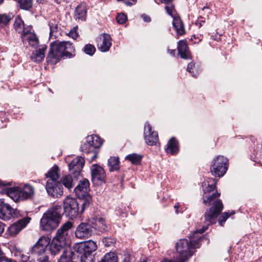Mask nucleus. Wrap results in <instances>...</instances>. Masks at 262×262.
<instances>
[{
  "mask_svg": "<svg viewBox=\"0 0 262 262\" xmlns=\"http://www.w3.org/2000/svg\"><path fill=\"white\" fill-rule=\"evenodd\" d=\"M219 196L217 193L204 200V203L209 205L212 204V207L207 210L204 214V224L202 228L193 232L189 239L182 238L176 244V249L179 253L178 257L174 259L164 258L161 262H184L191 256L194 252L193 250L199 248L202 239L200 235L204 233L209 225L215 224L216 218L223 210V205L219 200H214V197Z\"/></svg>",
  "mask_w": 262,
  "mask_h": 262,
  "instance_id": "1",
  "label": "nucleus"
},
{
  "mask_svg": "<svg viewBox=\"0 0 262 262\" xmlns=\"http://www.w3.org/2000/svg\"><path fill=\"white\" fill-rule=\"evenodd\" d=\"M63 212L61 206L55 205L48 209L40 219V226L42 230L51 231L59 225L63 213L71 219L80 214L79 203L76 198L67 196L63 202Z\"/></svg>",
  "mask_w": 262,
  "mask_h": 262,
  "instance_id": "2",
  "label": "nucleus"
},
{
  "mask_svg": "<svg viewBox=\"0 0 262 262\" xmlns=\"http://www.w3.org/2000/svg\"><path fill=\"white\" fill-rule=\"evenodd\" d=\"M66 245L53 239L51 243L50 238L42 236L32 247L30 252L38 262H51L47 252L48 247H49V250L51 255L55 256L61 254L60 256L61 257L66 253V251L70 250L71 249L66 247Z\"/></svg>",
  "mask_w": 262,
  "mask_h": 262,
  "instance_id": "3",
  "label": "nucleus"
},
{
  "mask_svg": "<svg viewBox=\"0 0 262 262\" xmlns=\"http://www.w3.org/2000/svg\"><path fill=\"white\" fill-rule=\"evenodd\" d=\"M74 51L72 43L69 41H54L50 43L47 62L50 64H55L61 58L72 57Z\"/></svg>",
  "mask_w": 262,
  "mask_h": 262,
  "instance_id": "4",
  "label": "nucleus"
},
{
  "mask_svg": "<svg viewBox=\"0 0 262 262\" xmlns=\"http://www.w3.org/2000/svg\"><path fill=\"white\" fill-rule=\"evenodd\" d=\"M228 168V160L223 156L216 157L210 165V170L213 176L216 177H223Z\"/></svg>",
  "mask_w": 262,
  "mask_h": 262,
  "instance_id": "5",
  "label": "nucleus"
},
{
  "mask_svg": "<svg viewBox=\"0 0 262 262\" xmlns=\"http://www.w3.org/2000/svg\"><path fill=\"white\" fill-rule=\"evenodd\" d=\"M97 232V227L93 225V221L89 220L82 222L77 227L75 234L77 238H89Z\"/></svg>",
  "mask_w": 262,
  "mask_h": 262,
  "instance_id": "6",
  "label": "nucleus"
},
{
  "mask_svg": "<svg viewBox=\"0 0 262 262\" xmlns=\"http://www.w3.org/2000/svg\"><path fill=\"white\" fill-rule=\"evenodd\" d=\"M216 180L212 178H207V179L203 181V182L202 183V188L204 193L205 194V195L203 196V202H204L205 199L207 200L208 198L211 197L216 193H217L219 194V196L214 197V199H213V200H219L221 201V202H222L221 200L219 199L221 194L220 193L217 191H216L214 193H213L211 195L207 196V195H206V193L212 191L214 189L216 188ZM204 203L206 205L205 203ZM222 204H223V203H222ZM222 205H223V204ZM206 205L211 206V207L209 208L210 209L212 207V204H210L209 205L208 204H207Z\"/></svg>",
  "mask_w": 262,
  "mask_h": 262,
  "instance_id": "7",
  "label": "nucleus"
},
{
  "mask_svg": "<svg viewBox=\"0 0 262 262\" xmlns=\"http://www.w3.org/2000/svg\"><path fill=\"white\" fill-rule=\"evenodd\" d=\"M46 189L48 194L54 198H58L63 193V188L59 181H53L52 180H48Z\"/></svg>",
  "mask_w": 262,
  "mask_h": 262,
  "instance_id": "8",
  "label": "nucleus"
},
{
  "mask_svg": "<svg viewBox=\"0 0 262 262\" xmlns=\"http://www.w3.org/2000/svg\"><path fill=\"white\" fill-rule=\"evenodd\" d=\"M18 214L19 212L17 209L12 208L2 199H0V219L9 220L11 218L17 217Z\"/></svg>",
  "mask_w": 262,
  "mask_h": 262,
  "instance_id": "9",
  "label": "nucleus"
},
{
  "mask_svg": "<svg viewBox=\"0 0 262 262\" xmlns=\"http://www.w3.org/2000/svg\"><path fill=\"white\" fill-rule=\"evenodd\" d=\"M74 250L78 253L92 254L97 249L96 242L89 240L83 243L77 244L73 246Z\"/></svg>",
  "mask_w": 262,
  "mask_h": 262,
  "instance_id": "10",
  "label": "nucleus"
},
{
  "mask_svg": "<svg viewBox=\"0 0 262 262\" xmlns=\"http://www.w3.org/2000/svg\"><path fill=\"white\" fill-rule=\"evenodd\" d=\"M31 217L27 216L19 220L10 226L7 233L11 236H14L28 225L31 220Z\"/></svg>",
  "mask_w": 262,
  "mask_h": 262,
  "instance_id": "11",
  "label": "nucleus"
},
{
  "mask_svg": "<svg viewBox=\"0 0 262 262\" xmlns=\"http://www.w3.org/2000/svg\"><path fill=\"white\" fill-rule=\"evenodd\" d=\"M73 227V223L69 221L66 222L58 229L56 236L53 239L67 245V238L69 231Z\"/></svg>",
  "mask_w": 262,
  "mask_h": 262,
  "instance_id": "12",
  "label": "nucleus"
},
{
  "mask_svg": "<svg viewBox=\"0 0 262 262\" xmlns=\"http://www.w3.org/2000/svg\"><path fill=\"white\" fill-rule=\"evenodd\" d=\"M92 180L94 184L99 185L105 182L104 170L100 166L94 165L92 168Z\"/></svg>",
  "mask_w": 262,
  "mask_h": 262,
  "instance_id": "13",
  "label": "nucleus"
},
{
  "mask_svg": "<svg viewBox=\"0 0 262 262\" xmlns=\"http://www.w3.org/2000/svg\"><path fill=\"white\" fill-rule=\"evenodd\" d=\"M144 135L146 143L150 146L156 145L158 141V133L152 131V127L148 122L145 125Z\"/></svg>",
  "mask_w": 262,
  "mask_h": 262,
  "instance_id": "14",
  "label": "nucleus"
},
{
  "mask_svg": "<svg viewBox=\"0 0 262 262\" xmlns=\"http://www.w3.org/2000/svg\"><path fill=\"white\" fill-rule=\"evenodd\" d=\"M84 160L81 157H77L69 164L70 171L73 174H79L84 165Z\"/></svg>",
  "mask_w": 262,
  "mask_h": 262,
  "instance_id": "15",
  "label": "nucleus"
},
{
  "mask_svg": "<svg viewBox=\"0 0 262 262\" xmlns=\"http://www.w3.org/2000/svg\"><path fill=\"white\" fill-rule=\"evenodd\" d=\"M88 10V9L85 4H80L76 7L74 11V19L78 21L86 20Z\"/></svg>",
  "mask_w": 262,
  "mask_h": 262,
  "instance_id": "16",
  "label": "nucleus"
},
{
  "mask_svg": "<svg viewBox=\"0 0 262 262\" xmlns=\"http://www.w3.org/2000/svg\"><path fill=\"white\" fill-rule=\"evenodd\" d=\"M79 261H80L79 254L74 250L73 247L70 250L66 251V253L58 260V262H79Z\"/></svg>",
  "mask_w": 262,
  "mask_h": 262,
  "instance_id": "17",
  "label": "nucleus"
},
{
  "mask_svg": "<svg viewBox=\"0 0 262 262\" xmlns=\"http://www.w3.org/2000/svg\"><path fill=\"white\" fill-rule=\"evenodd\" d=\"M22 41L24 43L28 42L33 47H37L39 44V40L35 33L24 31L21 34Z\"/></svg>",
  "mask_w": 262,
  "mask_h": 262,
  "instance_id": "18",
  "label": "nucleus"
},
{
  "mask_svg": "<svg viewBox=\"0 0 262 262\" xmlns=\"http://www.w3.org/2000/svg\"><path fill=\"white\" fill-rule=\"evenodd\" d=\"M111 38L110 35L103 34L98 38L97 46L101 52H106L109 50L112 46Z\"/></svg>",
  "mask_w": 262,
  "mask_h": 262,
  "instance_id": "19",
  "label": "nucleus"
},
{
  "mask_svg": "<svg viewBox=\"0 0 262 262\" xmlns=\"http://www.w3.org/2000/svg\"><path fill=\"white\" fill-rule=\"evenodd\" d=\"M172 26L176 32L177 38L186 34L184 24L179 16L173 19Z\"/></svg>",
  "mask_w": 262,
  "mask_h": 262,
  "instance_id": "20",
  "label": "nucleus"
},
{
  "mask_svg": "<svg viewBox=\"0 0 262 262\" xmlns=\"http://www.w3.org/2000/svg\"><path fill=\"white\" fill-rule=\"evenodd\" d=\"M178 53L181 58L188 59L191 58L190 52L186 40L183 39L178 42Z\"/></svg>",
  "mask_w": 262,
  "mask_h": 262,
  "instance_id": "21",
  "label": "nucleus"
},
{
  "mask_svg": "<svg viewBox=\"0 0 262 262\" xmlns=\"http://www.w3.org/2000/svg\"><path fill=\"white\" fill-rule=\"evenodd\" d=\"M89 189V182L88 180L84 179L75 187L74 192L77 197L85 196L88 194Z\"/></svg>",
  "mask_w": 262,
  "mask_h": 262,
  "instance_id": "22",
  "label": "nucleus"
},
{
  "mask_svg": "<svg viewBox=\"0 0 262 262\" xmlns=\"http://www.w3.org/2000/svg\"><path fill=\"white\" fill-rule=\"evenodd\" d=\"M34 194V187L29 184H26L20 191L19 196L21 200H27L32 198Z\"/></svg>",
  "mask_w": 262,
  "mask_h": 262,
  "instance_id": "23",
  "label": "nucleus"
},
{
  "mask_svg": "<svg viewBox=\"0 0 262 262\" xmlns=\"http://www.w3.org/2000/svg\"><path fill=\"white\" fill-rule=\"evenodd\" d=\"M178 142L174 137L171 138L168 142L167 147L165 148L166 153L170 155H176L179 152Z\"/></svg>",
  "mask_w": 262,
  "mask_h": 262,
  "instance_id": "24",
  "label": "nucleus"
},
{
  "mask_svg": "<svg viewBox=\"0 0 262 262\" xmlns=\"http://www.w3.org/2000/svg\"><path fill=\"white\" fill-rule=\"evenodd\" d=\"M47 46H42L41 48L33 51L31 55V59L36 62H39L42 60L45 57V51Z\"/></svg>",
  "mask_w": 262,
  "mask_h": 262,
  "instance_id": "25",
  "label": "nucleus"
},
{
  "mask_svg": "<svg viewBox=\"0 0 262 262\" xmlns=\"http://www.w3.org/2000/svg\"><path fill=\"white\" fill-rule=\"evenodd\" d=\"M93 225L97 227V231L103 232L108 230V226L105 221L101 217L98 218L95 220H92Z\"/></svg>",
  "mask_w": 262,
  "mask_h": 262,
  "instance_id": "26",
  "label": "nucleus"
},
{
  "mask_svg": "<svg viewBox=\"0 0 262 262\" xmlns=\"http://www.w3.org/2000/svg\"><path fill=\"white\" fill-rule=\"evenodd\" d=\"M86 141L90 143L94 150L99 148L102 144V141L101 138L97 135H92L87 137Z\"/></svg>",
  "mask_w": 262,
  "mask_h": 262,
  "instance_id": "27",
  "label": "nucleus"
},
{
  "mask_svg": "<svg viewBox=\"0 0 262 262\" xmlns=\"http://www.w3.org/2000/svg\"><path fill=\"white\" fill-rule=\"evenodd\" d=\"M59 182H60L62 186L63 185L68 189H70L73 188L75 184L74 180L70 174L66 175L62 177Z\"/></svg>",
  "mask_w": 262,
  "mask_h": 262,
  "instance_id": "28",
  "label": "nucleus"
},
{
  "mask_svg": "<svg viewBox=\"0 0 262 262\" xmlns=\"http://www.w3.org/2000/svg\"><path fill=\"white\" fill-rule=\"evenodd\" d=\"M119 158L117 157H111L108 160V166L110 171H116L119 169Z\"/></svg>",
  "mask_w": 262,
  "mask_h": 262,
  "instance_id": "29",
  "label": "nucleus"
},
{
  "mask_svg": "<svg viewBox=\"0 0 262 262\" xmlns=\"http://www.w3.org/2000/svg\"><path fill=\"white\" fill-rule=\"evenodd\" d=\"M58 171L59 169L58 166L55 165L46 174V176L49 178V180L57 181H58L59 179Z\"/></svg>",
  "mask_w": 262,
  "mask_h": 262,
  "instance_id": "30",
  "label": "nucleus"
},
{
  "mask_svg": "<svg viewBox=\"0 0 262 262\" xmlns=\"http://www.w3.org/2000/svg\"><path fill=\"white\" fill-rule=\"evenodd\" d=\"M98 262H118V257L117 253L110 252L105 254L101 260Z\"/></svg>",
  "mask_w": 262,
  "mask_h": 262,
  "instance_id": "31",
  "label": "nucleus"
},
{
  "mask_svg": "<svg viewBox=\"0 0 262 262\" xmlns=\"http://www.w3.org/2000/svg\"><path fill=\"white\" fill-rule=\"evenodd\" d=\"M82 199V203L81 210H80V214H81L84 212L85 208H88L92 202V197L89 194H86L85 196L79 197Z\"/></svg>",
  "mask_w": 262,
  "mask_h": 262,
  "instance_id": "32",
  "label": "nucleus"
},
{
  "mask_svg": "<svg viewBox=\"0 0 262 262\" xmlns=\"http://www.w3.org/2000/svg\"><path fill=\"white\" fill-rule=\"evenodd\" d=\"M21 9L29 11L33 7V0H17Z\"/></svg>",
  "mask_w": 262,
  "mask_h": 262,
  "instance_id": "33",
  "label": "nucleus"
},
{
  "mask_svg": "<svg viewBox=\"0 0 262 262\" xmlns=\"http://www.w3.org/2000/svg\"><path fill=\"white\" fill-rule=\"evenodd\" d=\"M142 157L137 154L127 155L125 159L129 161L134 165H139L141 163Z\"/></svg>",
  "mask_w": 262,
  "mask_h": 262,
  "instance_id": "34",
  "label": "nucleus"
},
{
  "mask_svg": "<svg viewBox=\"0 0 262 262\" xmlns=\"http://www.w3.org/2000/svg\"><path fill=\"white\" fill-rule=\"evenodd\" d=\"M165 9L167 13L170 15L173 19L179 16L177 14V12L174 9L173 5L171 3L166 4L165 7Z\"/></svg>",
  "mask_w": 262,
  "mask_h": 262,
  "instance_id": "35",
  "label": "nucleus"
},
{
  "mask_svg": "<svg viewBox=\"0 0 262 262\" xmlns=\"http://www.w3.org/2000/svg\"><path fill=\"white\" fill-rule=\"evenodd\" d=\"M81 262H94V256L93 254L78 253Z\"/></svg>",
  "mask_w": 262,
  "mask_h": 262,
  "instance_id": "36",
  "label": "nucleus"
},
{
  "mask_svg": "<svg viewBox=\"0 0 262 262\" xmlns=\"http://www.w3.org/2000/svg\"><path fill=\"white\" fill-rule=\"evenodd\" d=\"M234 211H232L230 213L229 212H225L222 214L219 220V223L220 225L223 226L227 219H228L231 215L234 214Z\"/></svg>",
  "mask_w": 262,
  "mask_h": 262,
  "instance_id": "37",
  "label": "nucleus"
},
{
  "mask_svg": "<svg viewBox=\"0 0 262 262\" xmlns=\"http://www.w3.org/2000/svg\"><path fill=\"white\" fill-rule=\"evenodd\" d=\"M80 149L82 152L86 154L93 152L95 150L90 143H88L87 141L81 145Z\"/></svg>",
  "mask_w": 262,
  "mask_h": 262,
  "instance_id": "38",
  "label": "nucleus"
},
{
  "mask_svg": "<svg viewBox=\"0 0 262 262\" xmlns=\"http://www.w3.org/2000/svg\"><path fill=\"white\" fill-rule=\"evenodd\" d=\"M83 51L85 54L92 56L95 53L96 48L91 44H87L84 47Z\"/></svg>",
  "mask_w": 262,
  "mask_h": 262,
  "instance_id": "39",
  "label": "nucleus"
},
{
  "mask_svg": "<svg viewBox=\"0 0 262 262\" xmlns=\"http://www.w3.org/2000/svg\"><path fill=\"white\" fill-rule=\"evenodd\" d=\"M12 17L11 15H0V25H7L11 20Z\"/></svg>",
  "mask_w": 262,
  "mask_h": 262,
  "instance_id": "40",
  "label": "nucleus"
},
{
  "mask_svg": "<svg viewBox=\"0 0 262 262\" xmlns=\"http://www.w3.org/2000/svg\"><path fill=\"white\" fill-rule=\"evenodd\" d=\"M102 242L105 247H111L114 245L116 240L114 238L106 237L103 238Z\"/></svg>",
  "mask_w": 262,
  "mask_h": 262,
  "instance_id": "41",
  "label": "nucleus"
},
{
  "mask_svg": "<svg viewBox=\"0 0 262 262\" xmlns=\"http://www.w3.org/2000/svg\"><path fill=\"white\" fill-rule=\"evenodd\" d=\"M24 21L21 19V18L19 16H17V17L15 18V20L14 23V27L15 30L16 31H18V29H21V27L24 26Z\"/></svg>",
  "mask_w": 262,
  "mask_h": 262,
  "instance_id": "42",
  "label": "nucleus"
},
{
  "mask_svg": "<svg viewBox=\"0 0 262 262\" xmlns=\"http://www.w3.org/2000/svg\"><path fill=\"white\" fill-rule=\"evenodd\" d=\"M117 21L119 24H123L127 20V16L123 13L119 14L116 17Z\"/></svg>",
  "mask_w": 262,
  "mask_h": 262,
  "instance_id": "43",
  "label": "nucleus"
},
{
  "mask_svg": "<svg viewBox=\"0 0 262 262\" xmlns=\"http://www.w3.org/2000/svg\"><path fill=\"white\" fill-rule=\"evenodd\" d=\"M116 214L118 216L126 217L127 215L126 210L125 207L120 208L118 207V209L116 210Z\"/></svg>",
  "mask_w": 262,
  "mask_h": 262,
  "instance_id": "44",
  "label": "nucleus"
},
{
  "mask_svg": "<svg viewBox=\"0 0 262 262\" xmlns=\"http://www.w3.org/2000/svg\"><path fill=\"white\" fill-rule=\"evenodd\" d=\"M77 29L78 27L76 26L72 29L69 32V36L74 39H76L78 36V34L77 31Z\"/></svg>",
  "mask_w": 262,
  "mask_h": 262,
  "instance_id": "45",
  "label": "nucleus"
},
{
  "mask_svg": "<svg viewBox=\"0 0 262 262\" xmlns=\"http://www.w3.org/2000/svg\"><path fill=\"white\" fill-rule=\"evenodd\" d=\"M194 63L193 62H190L188 64L187 67V71L189 72L190 73H192V76L194 77H196V76L194 74L193 72L191 71V70L193 69V68L194 67Z\"/></svg>",
  "mask_w": 262,
  "mask_h": 262,
  "instance_id": "46",
  "label": "nucleus"
},
{
  "mask_svg": "<svg viewBox=\"0 0 262 262\" xmlns=\"http://www.w3.org/2000/svg\"><path fill=\"white\" fill-rule=\"evenodd\" d=\"M49 25L50 26V35L51 36L53 35L54 32H56L57 30V25L51 24V23H49Z\"/></svg>",
  "mask_w": 262,
  "mask_h": 262,
  "instance_id": "47",
  "label": "nucleus"
},
{
  "mask_svg": "<svg viewBox=\"0 0 262 262\" xmlns=\"http://www.w3.org/2000/svg\"><path fill=\"white\" fill-rule=\"evenodd\" d=\"M193 39H195V40L194 41V43H199L203 39V36L201 35H194L192 36L191 39L192 40Z\"/></svg>",
  "mask_w": 262,
  "mask_h": 262,
  "instance_id": "48",
  "label": "nucleus"
},
{
  "mask_svg": "<svg viewBox=\"0 0 262 262\" xmlns=\"http://www.w3.org/2000/svg\"><path fill=\"white\" fill-rule=\"evenodd\" d=\"M122 1L125 5L128 6H133L137 3V0H124Z\"/></svg>",
  "mask_w": 262,
  "mask_h": 262,
  "instance_id": "49",
  "label": "nucleus"
},
{
  "mask_svg": "<svg viewBox=\"0 0 262 262\" xmlns=\"http://www.w3.org/2000/svg\"><path fill=\"white\" fill-rule=\"evenodd\" d=\"M155 3L157 4H160L161 3H164L166 4L167 3H171L173 0H154Z\"/></svg>",
  "mask_w": 262,
  "mask_h": 262,
  "instance_id": "50",
  "label": "nucleus"
},
{
  "mask_svg": "<svg viewBox=\"0 0 262 262\" xmlns=\"http://www.w3.org/2000/svg\"><path fill=\"white\" fill-rule=\"evenodd\" d=\"M0 262H15V261H13L11 259H9L8 258L6 257L5 256L3 255L0 258Z\"/></svg>",
  "mask_w": 262,
  "mask_h": 262,
  "instance_id": "51",
  "label": "nucleus"
},
{
  "mask_svg": "<svg viewBox=\"0 0 262 262\" xmlns=\"http://www.w3.org/2000/svg\"><path fill=\"white\" fill-rule=\"evenodd\" d=\"M11 182H6L5 181H3L0 180V187L6 186H11Z\"/></svg>",
  "mask_w": 262,
  "mask_h": 262,
  "instance_id": "52",
  "label": "nucleus"
},
{
  "mask_svg": "<svg viewBox=\"0 0 262 262\" xmlns=\"http://www.w3.org/2000/svg\"><path fill=\"white\" fill-rule=\"evenodd\" d=\"M142 17L145 22H149L151 20L150 17L146 14H143Z\"/></svg>",
  "mask_w": 262,
  "mask_h": 262,
  "instance_id": "53",
  "label": "nucleus"
},
{
  "mask_svg": "<svg viewBox=\"0 0 262 262\" xmlns=\"http://www.w3.org/2000/svg\"><path fill=\"white\" fill-rule=\"evenodd\" d=\"M5 225L0 221V235L3 233L4 231Z\"/></svg>",
  "mask_w": 262,
  "mask_h": 262,
  "instance_id": "54",
  "label": "nucleus"
},
{
  "mask_svg": "<svg viewBox=\"0 0 262 262\" xmlns=\"http://www.w3.org/2000/svg\"><path fill=\"white\" fill-rule=\"evenodd\" d=\"M13 189L12 188H9L6 189V193L9 195L13 193Z\"/></svg>",
  "mask_w": 262,
  "mask_h": 262,
  "instance_id": "55",
  "label": "nucleus"
},
{
  "mask_svg": "<svg viewBox=\"0 0 262 262\" xmlns=\"http://www.w3.org/2000/svg\"><path fill=\"white\" fill-rule=\"evenodd\" d=\"M93 154V156L91 158V160L93 161L95 158L97 157V152L96 151V150H94V152H92Z\"/></svg>",
  "mask_w": 262,
  "mask_h": 262,
  "instance_id": "56",
  "label": "nucleus"
},
{
  "mask_svg": "<svg viewBox=\"0 0 262 262\" xmlns=\"http://www.w3.org/2000/svg\"><path fill=\"white\" fill-rule=\"evenodd\" d=\"M168 52L171 54L172 55L174 56L175 55L176 53V50H168Z\"/></svg>",
  "mask_w": 262,
  "mask_h": 262,
  "instance_id": "57",
  "label": "nucleus"
},
{
  "mask_svg": "<svg viewBox=\"0 0 262 262\" xmlns=\"http://www.w3.org/2000/svg\"><path fill=\"white\" fill-rule=\"evenodd\" d=\"M174 208L176 209V212L177 213H178V209L179 208V204H175Z\"/></svg>",
  "mask_w": 262,
  "mask_h": 262,
  "instance_id": "58",
  "label": "nucleus"
},
{
  "mask_svg": "<svg viewBox=\"0 0 262 262\" xmlns=\"http://www.w3.org/2000/svg\"><path fill=\"white\" fill-rule=\"evenodd\" d=\"M260 160L262 161V155H260L259 158L258 160L257 161V164H259V162L260 161Z\"/></svg>",
  "mask_w": 262,
  "mask_h": 262,
  "instance_id": "59",
  "label": "nucleus"
},
{
  "mask_svg": "<svg viewBox=\"0 0 262 262\" xmlns=\"http://www.w3.org/2000/svg\"><path fill=\"white\" fill-rule=\"evenodd\" d=\"M206 9H209V7L208 6H205L203 8L202 10H204Z\"/></svg>",
  "mask_w": 262,
  "mask_h": 262,
  "instance_id": "60",
  "label": "nucleus"
},
{
  "mask_svg": "<svg viewBox=\"0 0 262 262\" xmlns=\"http://www.w3.org/2000/svg\"><path fill=\"white\" fill-rule=\"evenodd\" d=\"M259 165L262 166V161L260 160V161L259 162Z\"/></svg>",
  "mask_w": 262,
  "mask_h": 262,
  "instance_id": "61",
  "label": "nucleus"
},
{
  "mask_svg": "<svg viewBox=\"0 0 262 262\" xmlns=\"http://www.w3.org/2000/svg\"><path fill=\"white\" fill-rule=\"evenodd\" d=\"M122 262H128V261L126 260H123Z\"/></svg>",
  "mask_w": 262,
  "mask_h": 262,
  "instance_id": "62",
  "label": "nucleus"
},
{
  "mask_svg": "<svg viewBox=\"0 0 262 262\" xmlns=\"http://www.w3.org/2000/svg\"><path fill=\"white\" fill-rule=\"evenodd\" d=\"M3 2V0H0V4Z\"/></svg>",
  "mask_w": 262,
  "mask_h": 262,
  "instance_id": "63",
  "label": "nucleus"
}]
</instances>
